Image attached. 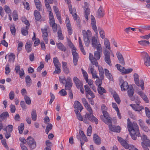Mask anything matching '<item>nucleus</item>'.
Here are the masks:
<instances>
[{"label": "nucleus", "mask_w": 150, "mask_h": 150, "mask_svg": "<svg viewBox=\"0 0 150 150\" xmlns=\"http://www.w3.org/2000/svg\"><path fill=\"white\" fill-rule=\"evenodd\" d=\"M57 45L58 48L64 52H65L66 51V48L61 42H59L58 43H57Z\"/></svg>", "instance_id": "7c9ffc66"}, {"label": "nucleus", "mask_w": 150, "mask_h": 150, "mask_svg": "<svg viewBox=\"0 0 150 150\" xmlns=\"http://www.w3.org/2000/svg\"><path fill=\"white\" fill-rule=\"evenodd\" d=\"M24 128V124L23 123H21L19 126L18 127V130L19 133L20 134H22L23 132Z\"/></svg>", "instance_id": "a18cd8bd"}, {"label": "nucleus", "mask_w": 150, "mask_h": 150, "mask_svg": "<svg viewBox=\"0 0 150 150\" xmlns=\"http://www.w3.org/2000/svg\"><path fill=\"white\" fill-rule=\"evenodd\" d=\"M66 3L68 5V7L69 8V11L71 12H72V7L71 4V1L70 0H65Z\"/></svg>", "instance_id": "3c124183"}, {"label": "nucleus", "mask_w": 150, "mask_h": 150, "mask_svg": "<svg viewBox=\"0 0 150 150\" xmlns=\"http://www.w3.org/2000/svg\"><path fill=\"white\" fill-rule=\"evenodd\" d=\"M82 33L83 36V40L85 45L88 47L89 45L90 40L89 38L92 35V33L89 30L86 32L85 30L82 31Z\"/></svg>", "instance_id": "7ed1b4c3"}, {"label": "nucleus", "mask_w": 150, "mask_h": 150, "mask_svg": "<svg viewBox=\"0 0 150 150\" xmlns=\"http://www.w3.org/2000/svg\"><path fill=\"white\" fill-rule=\"evenodd\" d=\"M4 8L6 13H10L11 10L8 6L6 5L4 6Z\"/></svg>", "instance_id": "774afa93"}, {"label": "nucleus", "mask_w": 150, "mask_h": 150, "mask_svg": "<svg viewBox=\"0 0 150 150\" xmlns=\"http://www.w3.org/2000/svg\"><path fill=\"white\" fill-rule=\"evenodd\" d=\"M141 139L142 142L141 144L144 150H149L148 146H150V140L147 139L145 135H143Z\"/></svg>", "instance_id": "39448f33"}, {"label": "nucleus", "mask_w": 150, "mask_h": 150, "mask_svg": "<svg viewBox=\"0 0 150 150\" xmlns=\"http://www.w3.org/2000/svg\"><path fill=\"white\" fill-rule=\"evenodd\" d=\"M29 25H26L25 27L21 28V32L22 34L24 36H26L28 35Z\"/></svg>", "instance_id": "b1692460"}, {"label": "nucleus", "mask_w": 150, "mask_h": 150, "mask_svg": "<svg viewBox=\"0 0 150 150\" xmlns=\"http://www.w3.org/2000/svg\"><path fill=\"white\" fill-rule=\"evenodd\" d=\"M79 45L80 50L83 54L85 55L86 53L84 50L83 45L82 44V41L80 37L79 38Z\"/></svg>", "instance_id": "a878e982"}, {"label": "nucleus", "mask_w": 150, "mask_h": 150, "mask_svg": "<svg viewBox=\"0 0 150 150\" xmlns=\"http://www.w3.org/2000/svg\"><path fill=\"white\" fill-rule=\"evenodd\" d=\"M105 73V76L107 77V78L109 79L110 80H112L113 78L112 75L109 73V71L107 69H104Z\"/></svg>", "instance_id": "2f4dec72"}, {"label": "nucleus", "mask_w": 150, "mask_h": 150, "mask_svg": "<svg viewBox=\"0 0 150 150\" xmlns=\"http://www.w3.org/2000/svg\"><path fill=\"white\" fill-rule=\"evenodd\" d=\"M116 55L120 63L123 65L125 64V62L122 55L120 52H117Z\"/></svg>", "instance_id": "a211bd4d"}, {"label": "nucleus", "mask_w": 150, "mask_h": 150, "mask_svg": "<svg viewBox=\"0 0 150 150\" xmlns=\"http://www.w3.org/2000/svg\"><path fill=\"white\" fill-rule=\"evenodd\" d=\"M120 84H121V90L122 91H125L129 87L127 82L126 81H124L122 79H121L119 82Z\"/></svg>", "instance_id": "f8f14e48"}, {"label": "nucleus", "mask_w": 150, "mask_h": 150, "mask_svg": "<svg viewBox=\"0 0 150 150\" xmlns=\"http://www.w3.org/2000/svg\"><path fill=\"white\" fill-rule=\"evenodd\" d=\"M72 83H66L65 86V89L66 90L69 91L71 90V88L72 86Z\"/></svg>", "instance_id": "864d4df0"}, {"label": "nucleus", "mask_w": 150, "mask_h": 150, "mask_svg": "<svg viewBox=\"0 0 150 150\" xmlns=\"http://www.w3.org/2000/svg\"><path fill=\"white\" fill-rule=\"evenodd\" d=\"M98 30L100 35V37L104 39L105 38V34L103 30L100 28H98Z\"/></svg>", "instance_id": "37998d69"}, {"label": "nucleus", "mask_w": 150, "mask_h": 150, "mask_svg": "<svg viewBox=\"0 0 150 150\" xmlns=\"http://www.w3.org/2000/svg\"><path fill=\"white\" fill-rule=\"evenodd\" d=\"M23 46V43L22 42H19L18 45V51H21L22 49Z\"/></svg>", "instance_id": "69168bd1"}, {"label": "nucleus", "mask_w": 150, "mask_h": 150, "mask_svg": "<svg viewBox=\"0 0 150 150\" xmlns=\"http://www.w3.org/2000/svg\"><path fill=\"white\" fill-rule=\"evenodd\" d=\"M98 78V80H97L95 81L96 84L97 86H98V87H99L101 86L102 84V81L103 79H101L100 78Z\"/></svg>", "instance_id": "4d7b16f0"}, {"label": "nucleus", "mask_w": 150, "mask_h": 150, "mask_svg": "<svg viewBox=\"0 0 150 150\" xmlns=\"http://www.w3.org/2000/svg\"><path fill=\"white\" fill-rule=\"evenodd\" d=\"M104 43L105 47L109 50H110L111 49L110 46V43L109 40L107 38H105V39Z\"/></svg>", "instance_id": "f704fd0d"}, {"label": "nucleus", "mask_w": 150, "mask_h": 150, "mask_svg": "<svg viewBox=\"0 0 150 150\" xmlns=\"http://www.w3.org/2000/svg\"><path fill=\"white\" fill-rule=\"evenodd\" d=\"M138 42L140 45L144 46H147L149 43L148 41H146L145 40H142L140 41H139Z\"/></svg>", "instance_id": "a19ab883"}, {"label": "nucleus", "mask_w": 150, "mask_h": 150, "mask_svg": "<svg viewBox=\"0 0 150 150\" xmlns=\"http://www.w3.org/2000/svg\"><path fill=\"white\" fill-rule=\"evenodd\" d=\"M5 69V73L6 74L8 75L11 71V70L9 67V65L8 64L6 65Z\"/></svg>", "instance_id": "bf43d9fd"}, {"label": "nucleus", "mask_w": 150, "mask_h": 150, "mask_svg": "<svg viewBox=\"0 0 150 150\" xmlns=\"http://www.w3.org/2000/svg\"><path fill=\"white\" fill-rule=\"evenodd\" d=\"M10 30L13 35H15L16 34V30L14 25H11L10 27Z\"/></svg>", "instance_id": "de8ad7c7"}, {"label": "nucleus", "mask_w": 150, "mask_h": 150, "mask_svg": "<svg viewBox=\"0 0 150 150\" xmlns=\"http://www.w3.org/2000/svg\"><path fill=\"white\" fill-rule=\"evenodd\" d=\"M138 94L140 95L142 98L146 103H148L149 100L146 96L142 91H140L138 92Z\"/></svg>", "instance_id": "5701e85b"}, {"label": "nucleus", "mask_w": 150, "mask_h": 150, "mask_svg": "<svg viewBox=\"0 0 150 150\" xmlns=\"http://www.w3.org/2000/svg\"><path fill=\"white\" fill-rule=\"evenodd\" d=\"M126 149H128L129 150H135L137 149L135 147L132 145H128L127 146V148Z\"/></svg>", "instance_id": "0e129e2a"}, {"label": "nucleus", "mask_w": 150, "mask_h": 150, "mask_svg": "<svg viewBox=\"0 0 150 150\" xmlns=\"http://www.w3.org/2000/svg\"><path fill=\"white\" fill-rule=\"evenodd\" d=\"M60 65V64H57L55 65V71L53 72V74H59L61 72V70L59 68V66Z\"/></svg>", "instance_id": "c03bdc74"}, {"label": "nucleus", "mask_w": 150, "mask_h": 150, "mask_svg": "<svg viewBox=\"0 0 150 150\" xmlns=\"http://www.w3.org/2000/svg\"><path fill=\"white\" fill-rule=\"evenodd\" d=\"M52 127V125L51 124H49L47 126L46 129H45V132L47 133V134H48L49 133V131L51 130Z\"/></svg>", "instance_id": "603ef678"}, {"label": "nucleus", "mask_w": 150, "mask_h": 150, "mask_svg": "<svg viewBox=\"0 0 150 150\" xmlns=\"http://www.w3.org/2000/svg\"><path fill=\"white\" fill-rule=\"evenodd\" d=\"M117 138L118 141L120 143L121 145H122L125 149L127 148V146L129 144L127 142L120 137L118 136Z\"/></svg>", "instance_id": "f3484780"}, {"label": "nucleus", "mask_w": 150, "mask_h": 150, "mask_svg": "<svg viewBox=\"0 0 150 150\" xmlns=\"http://www.w3.org/2000/svg\"><path fill=\"white\" fill-rule=\"evenodd\" d=\"M62 32L61 30H59L58 31V37L59 39L61 40H63L64 38Z\"/></svg>", "instance_id": "13d9d810"}, {"label": "nucleus", "mask_w": 150, "mask_h": 150, "mask_svg": "<svg viewBox=\"0 0 150 150\" xmlns=\"http://www.w3.org/2000/svg\"><path fill=\"white\" fill-rule=\"evenodd\" d=\"M127 89V93L129 96L130 97L133 96L134 91L132 86H130Z\"/></svg>", "instance_id": "c756f323"}, {"label": "nucleus", "mask_w": 150, "mask_h": 150, "mask_svg": "<svg viewBox=\"0 0 150 150\" xmlns=\"http://www.w3.org/2000/svg\"><path fill=\"white\" fill-rule=\"evenodd\" d=\"M100 52L102 51V49L100 50L95 51L94 52V56L93 55L89 53V59L92 64L94 65L96 67H98V64L97 60H99L100 57Z\"/></svg>", "instance_id": "f03ea898"}, {"label": "nucleus", "mask_w": 150, "mask_h": 150, "mask_svg": "<svg viewBox=\"0 0 150 150\" xmlns=\"http://www.w3.org/2000/svg\"><path fill=\"white\" fill-rule=\"evenodd\" d=\"M127 127L132 138L134 140L137 139V136L139 137L140 136L139 128L137 123L135 122L132 123L129 122H128Z\"/></svg>", "instance_id": "f257e3e1"}, {"label": "nucleus", "mask_w": 150, "mask_h": 150, "mask_svg": "<svg viewBox=\"0 0 150 150\" xmlns=\"http://www.w3.org/2000/svg\"><path fill=\"white\" fill-rule=\"evenodd\" d=\"M66 26L67 29H68V32L69 34L70 35H71L72 34V29L71 25L70 23L67 24Z\"/></svg>", "instance_id": "49530a36"}, {"label": "nucleus", "mask_w": 150, "mask_h": 150, "mask_svg": "<svg viewBox=\"0 0 150 150\" xmlns=\"http://www.w3.org/2000/svg\"><path fill=\"white\" fill-rule=\"evenodd\" d=\"M104 60L105 62L111 66V61L110 59V53L109 51L106 49L105 50L104 52Z\"/></svg>", "instance_id": "9d476101"}, {"label": "nucleus", "mask_w": 150, "mask_h": 150, "mask_svg": "<svg viewBox=\"0 0 150 150\" xmlns=\"http://www.w3.org/2000/svg\"><path fill=\"white\" fill-rule=\"evenodd\" d=\"M88 112L86 113V114H88L89 115L93 114V111L89 104L85 107Z\"/></svg>", "instance_id": "473e14b6"}, {"label": "nucleus", "mask_w": 150, "mask_h": 150, "mask_svg": "<svg viewBox=\"0 0 150 150\" xmlns=\"http://www.w3.org/2000/svg\"><path fill=\"white\" fill-rule=\"evenodd\" d=\"M42 32V34L43 39L46 44H47L48 42V33L47 28H45L44 29H41Z\"/></svg>", "instance_id": "4468645a"}, {"label": "nucleus", "mask_w": 150, "mask_h": 150, "mask_svg": "<svg viewBox=\"0 0 150 150\" xmlns=\"http://www.w3.org/2000/svg\"><path fill=\"white\" fill-rule=\"evenodd\" d=\"M59 93L62 96H65L67 94V92L63 89L59 91Z\"/></svg>", "instance_id": "338daca9"}, {"label": "nucleus", "mask_w": 150, "mask_h": 150, "mask_svg": "<svg viewBox=\"0 0 150 150\" xmlns=\"http://www.w3.org/2000/svg\"><path fill=\"white\" fill-rule=\"evenodd\" d=\"M9 116V114L8 112H3L0 115V122H1L2 120Z\"/></svg>", "instance_id": "4c0bfd02"}, {"label": "nucleus", "mask_w": 150, "mask_h": 150, "mask_svg": "<svg viewBox=\"0 0 150 150\" xmlns=\"http://www.w3.org/2000/svg\"><path fill=\"white\" fill-rule=\"evenodd\" d=\"M34 1L37 9L39 11H40L41 7V2L39 0H34Z\"/></svg>", "instance_id": "e433bc0d"}, {"label": "nucleus", "mask_w": 150, "mask_h": 150, "mask_svg": "<svg viewBox=\"0 0 150 150\" xmlns=\"http://www.w3.org/2000/svg\"><path fill=\"white\" fill-rule=\"evenodd\" d=\"M134 81L135 83L138 86H140L142 90L144 89V81L142 79H141L139 82V76L137 73H134L133 75Z\"/></svg>", "instance_id": "0eeeda50"}, {"label": "nucleus", "mask_w": 150, "mask_h": 150, "mask_svg": "<svg viewBox=\"0 0 150 150\" xmlns=\"http://www.w3.org/2000/svg\"><path fill=\"white\" fill-rule=\"evenodd\" d=\"M109 126V129L113 132H120V127L119 126H112V121L109 124H107Z\"/></svg>", "instance_id": "ddd939ff"}, {"label": "nucleus", "mask_w": 150, "mask_h": 150, "mask_svg": "<svg viewBox=\"0 0 150 150\" xmlns=\"http://www.w3.org/2000/svg\"><path fill=\"white\" fill-rule=\"evenodd\" d=\"M32 43L30 42H27L25 46V48L28 53L30 52L32 50L31 46Z\"/></svg>", "instance_id": "393cba45"}, {"label": "nucleus", "mask_w": 150, "mask_h": 150, "mask_svg": "<svg viewBox=\"0 0 150 150\" xmlns=\"http://www.w3.org/2000/svg\"><path fill=\"white\" fill-rule=\"evenodd\" d=\"M44 65L42 62H40V66L38 67L37 69L38 72H40L41 70L44 67Z\"/></svg>", "instance_id": "680f3d73"}, {"label": "nucleus", "mask_w": 150, "mask_h": 150, "mask_svg": "<svg viewBox=\"0 0 150 150\" xmlns=\"http://www.w3.org/2000/svg\"><path fill=\"white\" fill-rule=\"evenodd\" d=\"M97 89L98 93L100 95H102L104 93H106L105 89L101 86L98 87Z\"/></svg>", "instance_id": "72a5a7b5"}, {"label": "nucleus", "mask_w": 150, "mask_h": 150, "mask_svg": "<svg viewBox=\"0 0 150 150\" xmlns=\"http://www.w3.org/2000/svg\"><path fill=\"white\" fill-rule=\"evenodd\" d=\"M31 117L34 121L36 120L37 119V114L36 111L35 110H33L31 112Z\"/></svg>", "instance_id": "79ce46f5"}, {"label": "nucleus", "mask_w": 150, "mask_h": 150, "mask_svg": "<svg viewBox=\"0 0 150 150\" xmlns=\"http://www.w3.org/2000/svg\"><path fill=\"white\" fill-rule=\"evenodd\" d=\"M92 130V127L91 125H90L88 128L87 130V135L90 136H91V132Z\"/></svg>", "instance_id": "052dcab7"}, {"label": "nucleus", "mask_w": 150, "mask_h": 150, "mask_svg": "<svg viewBox=\"0 0 150 150\" xmlns=\"http://www.w3.org/2000/svg\"><path fill=\"white\" fill-rule=\"evenodd\" d=\"M145 111L146 116L150 119V111L149 109L147 107L145 108Z\"/></svg>", "instance_id": "e2e57ef3"}, {"label": "nucleus", "mask_w": 150, "mask_h": 150, "mask_svg": "<svg viewBox=\"0 0 150 150\" xmlns=\"http://www.w3.org/2000/svg\"><path fill=\"white\" fill-rule=\"evenodd\" d=\"M86 98H93L95 97L94 93L91 91L86 93Z\"/></svg>", "instance_id": "c9c22d12"}, {"label": "nucleus", "mask_w": 150, "mask_h": 150, "mask_svg": "<svg viewBox=\"0 0 150 150\" xmlns=\"http://www.w3.org/2000/svg\"><path fill=\"white\" fill-rule=\"evenodd\" d=\"M103 116H100L101 120L105 124H109L111 123V119L109 117L108 113L105 111L102 112Z\"/></svg>", "instance_id": "6e6552de"}, {"label": "nucleus", "mask_w": 150, "mask_h": 150, "mask_svg": "<svg viewBox=\"0 0 150 150\" xmlns=\"http://www.w3.org/2000/svg\"><path fill=\"white\" fill-rule=\"evenodd\" d=\"M144 61V64L147 66H150V58L148 54L146 52H144L142 54Z\"/></svg>", "instance_id": "9b49d317"}, {"label": "nucleus", "mask_w": 150, "mask_h": 150, "mask_svg": "<svg viewBox=\"0 0 150 150\" xmlns=\"http://www.w3.org/2000/svg\"><path fill=\"white\" fill-rule=\"evenodd\" d=\"M97 67H98L99 71V74L100 75V78L101 79H103L104 77V72L103 69L102 67H99V65Z\"/></svg>", "instance_id": "c85d7f7f"}, {"label": "nucleus", "mask_w": 150, "mask_h": 150, "mask_svg": "<svg viewBox=\"0 0 150 150\" xmlns=\"http://www.w3.org/2000/svg\"><path fill=\"white\" fill-rule=\"evenodd\" d=\"M73 81L74 83L76 84L77 88L79 89L81 86H83L81 81L76 77L75 76L74 77Z\"/></svg>", "instance_id": "dca6fc26"}, {"label": "nucleus", "mask_w": 150, "mask_h": 150, "mask_svg": "<svg viewBox=\"0 0 150 150\" xmlns=\"http://www.w3.org/2000/svg\"><path fill=\"white\" fill-rule=\"evenodd\" d=\"M34 14L35 17V19L36 21H38L41 19V15L40 12L38 11H35Z\"/></svg>", "instance_id": "bb28decb"}, {"label": "nucleus", "mask_w": 150, "mask_h": 150, "mask_svg": "<svg viewBox=\"0 0 150 150\" xmlns=\"http://www.w3.org/2000/svg\"><path fill=\"white\" fill-rule=\"evenodd\" d=\"M93 140L95 143L97 145H100L101 143V139L96 134L93 135Z\"/></svg>", "instance_id": "aec40b11"}, {"label": "nucleus", "mask_w": 150, "mask_h": 150, "mask_svg": "<svg viewBox=\"0 0 150 150\" xmlns=\"http://www.w3.org/2000/svg\"><path fill=\"white\" fill-rule=\"evenodd\" d=\"M69 11L70 13L72 14L74 20H76L77 19V15L76 10L74 9L73 10L72 9V12H71L70 11Z\"/></svg>", "instance_id": "8fccbe9b"}, {"label": "nucleus", "mask_w": 150, "mask_h": 150, "mask_svg": "<svg viewBox=\"0 0 150 150\" xmlns=\"http://www.w3.org/2000/svg\"><path fill=\"white\" fill-rule=\"evenodd\" d=\"M25 82L27 83V86L29 87L30 86V83H32V81L31 79L30 76L27 75L25 77Z\"/></svg>", "instance_id": "58836bf2"}, {"label": "nucleus", "mask_w": 150, "mask_h": 150, "mask_svg": "<svg viewBox=\"0 0 150 150\" xmlns=\"http://www.w3.org/2000/svg\"><path fill=\"white\" fill-rule=\"evenodd\" d=\"M93 64H92L91 63V64L89 65L88 68L89 72L90 71L91 73L96 71L94 70V66H93Z\"/></svg>", "instance_id": "5fc2aeb1"}, {"label": "nucleus", "mask_w": 150, "mask_h": 150, "mask_svg": "<svg viewBox=\"0 0 150 150\" xmlns=\"http://www.w3.org/2000/svg\"><path fill=\"white\" fill-rule=\"evenodd\" d=\"M72 53L73 56V62L74 65L76 66L77 64L79 55L76 50H72Z\"/></svg>", "instance_id": "2eb2a0df"}, {"label": "nucleus", "mask_w": 150, "mask_h": 150, "mask_svg": "<svg viewBox=\"0 0 150 150\" xmlns=\"http://www.w3.org/2000/svg\"><path fill=\"white\" fill-rule=\"evenodd\" d=\"M104 15V12L103 10V8L101 6L98 9L96 16L98 18L103 17Z\"/></svg>", "instance_id": "412c9836"}, {"label": "nucleus", "mask_w": 150, "mask_h": 150, "mask_svg": "<svg viewBox=\"0 0 150 150\" xmlns=\"http://www.w3.org/2000/svg\"><path fill=\"white\" fill-rule=\"evenodd\" d=\"M24 99L25 103L28 105H30L31 103V100L29 97L27 95L24 96Z\"/></svg>", "instance_id": "09e8293b"}, {"label": "nucleus", "mask_w": 150, "mask_h": 150, "mask_svg": "<svg viewBox=\"0 0 150 150\" xmlns=\"http://www.w3.org/2000/svg\"><path fill=\"white\" fill-rule=\"evenodd\" d=\"M98 39L97 35L92 37L91 40L92 46L93 48H96L97 50H100L102 49L101 46Z\"/></svg>", "instance_id": "423d86ee"}, {"label": "nucleus", "mask_w": 150, "mask_h": 150, "mask_svg": "<svg viewBox=\"0 0 150 150\" xmlns=\"http://www.w3.org/2000/svg\"><path fill=\"white\" fill-rule=\"evenodd\" d=\"M27 142L31 150L35 149L36 147V143L35 139L30 136L27 139Z\"/></svg>", "instance_id": "1a4fd4ad"}, {"label": "nucleus", "mask_w": 150, "mask_h": 150, "mask_svg": "<svg viewBox=\"0 0 150 150\" xmlns=\"http://www.w3.org/2000/svg\"><path fill=\"white\" fill-rule=\"evenodd\" d=\"M86 6H84L85 9H84V14L86 20H88V16L90 14V9L88 8H86Z\"/></svg>", "instance_id": "cd10ccee"}, {"label": "nucleus", "mask_w": 150, "mask_h": 150, "mask_svg": "<svg viewBox=\"0 0 150 150\" xmlns=\"http://www.w3.org/2000/svg\"><path fill=\"white\" fill-rule=\"evenodd\" d=\"M113 97L117 103L118 104H119L120 102V100L118 95L116 93H114Z\"/></svg>", "instance_id": "ea45409f"}, {"label": "nucleus", "mask_w": 150, "mask_h": 150, "mask_svg": "<svg viewBox=\"0 0 150 150\" xmlns=\"http://www.w3.org/2000/svg\"><path fill=\"white\" fill-rule=\"evenodd\" d=\"M129 106L132 107L134 110L136 111H140L142 109H144L142 106H139V105H137L135 104H130Z\"/></svg>", "instance_id": "4be33fe9"}, {"label": "nucleus", "mask_w": 150, "mask_h": 150, "mask_svg": "<svg viewBox=\"0 0 150 150\" xmlns=\"http://www.w3.org/2000/svg\"><path fill=\"white\" fill-rule=\"evenodd\" d=\"M90 120L92 122H95L96 124L98 123V120L93 115H89L88 114H86L83 117V122L85 123H88Z\"/></svg>", "instance_id": "20e7f679"}, {"label": "nucleus", "mask_w": 150, "mask_h": 150, "mask_svg": "<svg viewBox=\"0 0 150 150\" xmlns=\"http://www.w3.org/2000/svg\"><path fill=\"white\" fill-rule=\"evenodd\" d=\"M74 106L75 109L77 110H79L80 111L83 109L82 105L79 102L77 101H75Z\"/></svg>", "instance_id": "6ab92c4d"}, {"label": "nucleus", "mask_w": 150, "mask_h": 150, "mask_svg": "<svg viewBox=\"0 0 150 150\" xmlns=\"http://www.w3.org/2000/svg\"><path fill=\"white\" fill-rule=\"evenodd\" d=\"M13 20L15 21L18 19V14L16 11H13Z\"/></svg>", "instance_id": "6e6d98bb"}]
</instances>
